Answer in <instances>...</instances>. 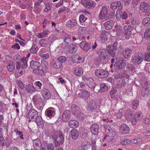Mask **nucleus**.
I'll list each match as a JSON object with an SVG mask.
<instances>
[{"mask_svg":"<svg viewBox=\"0 0 150 150\" xmlns=\"http://www.w3.org/2000/svg\"><path fill=\"white\" fill-rule=\"evenodd\" d=\"M99 59L104 64L107 63L108 61L106 50L104 49H100L98 51Z\"/></svg>","mask_w":150,"mask_h":150,"instance_id":"f257e3e1","label":"nucleus"},{"mask_svg":"<svg viewBox=\"0 0 150 150\" xmlns=\"http://www.w3.org/2000/svg\"><path fill=\"white\" fill-rule=\"evenodd\" d=\"M28 58L27 57H22L19 61V70H22L19 72L21 75L24 74L25 71V70L28 66L27 62Z\"/></svg>","mask_w":150,"mask_h":150,"instance_id":"f03ea898","label":"nucleus"},{"mask_svg":"<svg viewBox=\"0 0 150 150\" xmlns=\"http://www.w3.org/2000/svg\"><path fill=\"white\" fill-rule=\"evenodd\" d=\"M144 59V55L141 53H139L132 57L131 62L133 64L136 65H139L143 62Z\"/></svg>","mask_w":150,"mask_h":150,"instance_id":"7ed1b4c3","label":"nucleus"},{"mask_svg":"<svg viewBox=\"0 0 150 150\" xmlns=\"http://www.w3.org/2000/svg\"><path fill=\"white\" fill-rule=\"evenodd\" d=\"M82 78L83 80L86 82L88 84V87L90 88L92 91H93L96 85L94 82L93 79L91 77L85 75L83 76Z\"/></svg>","mask_w":150,"mask_h":150,"instance_id":"20e7f679","label":"nucleus"},{"mask_svg":"<svg viewBox=\"0 0 150 150\" xmlns=\"http://www.w3.org/2000/svg\"><path fill=\"white\" fill-rule=\"evenodd\" d=\"M64 141V138L62 133L59 132L54 138V144L55 146H58L62 145Z\"/></svg>","mask_w":150,"mask_h":150,"instance_id":"39448f33","label":"nucleus"},{"mask_svg":"<svg viewBox=\"0 0 150 150\" xmlns=\"http://www.w3.org/2000/svg\"><path fill=\"white\" fill-rule=\"evenodd\" d=\"M110 8L112 10H114L117 9L118 11L116 13H118V11H120L122 9V5L121 2L119 1H116L111 3ZM119 13H120L119 12Z\"/></svg>","mask_w":150,"mask_h":150,"instance_id":"423d86ee","label":"nucleus"},{"mask_svg":"<svg viewBox=\"0 0 150 150\" xmlns=\"http://www.w3.org/2000/svg\"><path fill=\"white\" fill-rule=\"evenodd\" d=\"M126 61L123 58H120L117 61L114 65L119 69H122L126 66Z\"/></svg>","mask_w":150,"mask_h":150,"instance_id":"0eeeda50","label":"nucleus"},{"mask_svg":"<svg viewBox=\"0 0 150 150\" xmlns=\"http://www.w3.org/2000/svg\"><path fill=\"white\" fill-rule=\"evenodd\" d=\"M95 74L96 76L100 78L106 77L108 75V73L107 71L100 69L96 70Z\"/></svg>","mask_w":150,"mask_h":150,"instance_id":"6e6552de","label":"nucleus"},{"mask_svg":"<svg viewBox=\"0 0 150 150\" xmlns=\"http://www.w3.org/2000/svg\"><path fill=\"white\" fill-rule=\"evenodd\" d=\"M140 9L142 12L145 13H150V6L147 3L142 2L140 5Z\"/></svg>","mask_w":150,"mask_h":150,"instance_id":"1a4fd4ad","label":"nucleus"},{"mask_svg":"<svg viewBox=\"0 0 150 150\" xmlns=\"http://www.w3.org/2000/svg\"><path fill=\"white\" fill-rule=\"evenodd\" d=\"M88 104L87 108L88 110L93 112H95L96 105L95 101L93 99L90 100L88 103Z\"/></svg>","mask_w":150,"mask_h":150,"instance_id":"9d476101","label":"nucleus"},{"mask_svg":"<svg viewBox=\"0 0 150 150\" xmlns=\"http://www.w3.org/2000/svg\"><path fill=\"white\" fill-rule=\"evenodd\" d=\"M71 111L69 110H65L62 114V120L64 122L69 120L71 117Z\"/></svg>","mask_w":150,"mask_h":150,"instance_id":"9b49d317","label":"nucleus"},{"mask_svg":"<svg viewBox=\"0 0 150 150\" xmlns=\"http://www.w3.org/2000/svg\"><path fill=\"white\" fill-rule=\"evenodd\" d=\"M38 115V112L37 111L33 109L30 110L28 113V116L29 119V122L31 121L30 119H32L33 120L35 119Z\"/></svg>","mask_w":150,"mask_h":150,"instance_id":"f8f14e48","label":"nucleus"},{"mask_svg":"<svg viewBox=\"0 0 150 150\" xmlns=\"http://www.w3.org/2000/svg\"><path fill=\"white\" fill-rule=\"evenodd\" d=\"M79 46L81 48L86 51H88L91 49V44L85 41H82L80 43Z\"/></svg>","mask_w":150,"mask_h":150,"instance_id":"ddd939ff","label":"nucleus"},{"mask_svg":"<svg viewBox=\"0 0 150 150\" xmlns=\"http://www.w3.org/2000/svg\"><path fill=\"white\" fill-rule=\"evenodd\" d=\"M81 3L85 7L88 9L93 7L94 5L93 1L91 0H82Z\"/></svg>","mask_w":150,"mask_h":150,"instance_id":"4468645a","label":"nucleus"},{"mask_svg":"<svg viewBox=\"0 0 150 150\" xmlns=\"http://www.w3.org/2000/svg\"><path fill=\"white\" fill-rule=\"evenodd\" d=\"M119 128L120 132L121 133L127 134L129 132V128L127 125L125 124L121 125Z\"/></svg>","mask_w":150,"mask_h":150,"instance_id":"2eb2a0df","label":"nucleus"},{"mask_svg":"<svg viewBox=\"0 0 150 150\" xmlns=\"http://www.w3.org/2000/svg\"><path fill=\"white\" fill-rule=\"evenodd\" d=\"M40 92L45 99H49L51 97V95L49 90L46 88H43L40 90Z\"/></svg>","mask_w":150,"mask_h":150,"instance_id":"dca6fc26","label":"nucleus"},{"mask_svg":"<svg viewBox=\"0 0 150 150\" xmlns=\"http://www.w3.org/2000/svg\"><path fill=\"white\" fill-rule=\"evenodd\" d=\"M108 14V9L105 6H103L99 14V18L103 19L105 18Z\"/></svg>","mask_w":150,"mask_h":150,"instance_id":"f3484780","label":"nucleus"},{"mask_svg":"<svg viewBox=\"0 0 150 150\" xmlns=\"http://www.w3.org/2000/svg\"><path fill=\"white\" fill-rule=\"evenodd\" d=\"M62 64L59 61L52 60L50 64V67L53 68L59 69L62 66Z\"/></svg>","mask_w":150,"mask_h":150,"instance_id":"a211bd4d","label":"nucleus"},{"mask_svg":"<svg viewBox=\"0 0 150 150\" xmlns=\"http://www.w3.org/2000/svg\"><path fill=\"white\" fill-rule=\"evenodd\" d=\"M82 66V64H80L79 67L77 66L74 69V73L76 76H79L83 74V71L81 68Z\"/></svg>","mask_w":150,"mask_h":150,"instance_id":"6ab92c4d","label":"nucleus"},{"mask_svg":"<svg viewBox=\"0 0 150 150\" xmlns=\"http://www.w3.org/2000/svg\"><path fill=\"white\" fill-rule=\"evenodd\" d=\"M30 67L32 69H38L40 68V62L32 60L30 62Z\"/></svg>","mask_w":150,"mask_h":150,"instance_id":"aec40b11","label":"nucleus"},{"mask_svg":"<svg viewBox=\"0 0 150 150\" xmlns=\"http://www.w3.org/2000/svg\"><path fill=\"white\" fill-rule=\"evenodd\" d=\"M132 53V50L129 48H126L122 52V54L123 57L126 59H128L130 57Z\"/></svg>","mask_w":150,"mask_h":150,"instance_id":"412c9836","label":"nucleus"},{"mask_svg":"<svg viewBox=\"0 0 150 150\" xmlns=\"http://www.w3.org/2000/svg\"><path fill=\"white\" fill-rule=\"evenodd\" d=\"M45 115L50 118L51 117L54 116L55 114V110L52 108H48L45 111Z\"/></svg>","mask_w":150,"mask_h":150,"instance_id":"4be33fe9","label":"nucleus"},{"mask_svg":"<svg viewBox=\"0 0 150 150\" xmlns=\"http://www.w3.org/2000/svg\"><path fill=\"white\" fill-rule=\"evenodd\" d=\"M32 99L36 105H39L42 102V98L39 95H36L33 96Z\"/></svg>","mask_w":150,"mask_h":150,"instance_id":"5701e85b","label":"nucleus"},{"mask_svg":"<svg viewBox=\"0 0 150 150\" xmlns=\"http://www.w3.org/2000/svg\"><path fill=\"white\" fill-rule=\"evenodd\" d=\"M99 130L98 125L96 124L92 125L91 128V133L94 135H97L98 133Z\"/></svg>","mask_w":150,"mask_h":150,"instance_id":"b1692460","label":"nucleus"},{"mask_svg":"<svg viewBox=\"0 0 150 150\" xmlns=\"http://www.w3.org/2000/svg\"><path fill=\"white\" fill-rule=\"evenodd\" d=\"M71 109L72 113L74 115H77L78 113L80 112L79 108L74 104L71 105Z\"/></svg>","mask_w":150,"mask_h":150,"instance_id":"393cba45","label":"nucleus"},{"mask_svg":"<svg viewBox=\"0 0 150 150\" xmlns=\"http://www.w3.org/2000/svg\"><path fill=\"white\" fill-rule=\"evenodd\" d=\"M77 24V21L75 19L72 18L69 19L66 23L67 27L71 28L76 25Z\"/></svg>","mask_w":150,"mask_h":150,"instance_id":"a878e982","label":"nucleus"},{"mask_svg":"<svg viewBox=\"0 0 150 150\" xmlns=\"http://www.w3.org/2000/svg\"><path fill=\"white\" fill-rule=\"evenodd\" d=\"M68 124L69 127L72 128H75L78 127L79 125L78 122L74 120L69 121Z\"/></svg>","mask_w":150,"mask_h":150,"instance_id":"bb28decb","label":"nucleus"},{"mask_svg":"<svg viewBox=\"0 0 150 150\" xmlns=\"http://www.w3.org/2000/svg\"><path fill=\"white\" fill-rule=\"evenodd\" d=\"M113 22L112 21L110 20L104 23V26L107 30L110 29L112 28L113 25Z\"/></svg>","mask_w":150,"mask_h":150,"instance_id":"cd10ccee","label":"nucleus"},{"mask_svg":"<svg viewBox=\"0 0 150 150\" xmlns=\"http://www.w3.org/2000/svg\"><path fill=\"white\" fill-rule=\"evenodd\" d=\"M71 134L73 139H76L79 137V132L76 129H73L71 131Z\"/></svg>","mask_w":150,"mask_h":150,"instance_id":"c85d7f7f","label":"nucleus"},{"mask_svg":"<svg viewBox=\"0 0 150 150\" xmlns=\"http://www.w3.org/2000/svg\"><path fill=\"white\" fill-rule=\"evenodd\" d=\"M126 84L125 80L123 79H119L117 80V86L118 88H121Z\"/></svg>","mask_w":150,"mask_h":150,"instance_id":"c756f323","label":"nucleus"},{"mask_svg":"<svg viewBox=\"0 0 150 150\" xmlns=\"http://www.w3.org/2000/svg\"><path fill=\"white\" fill-rule=\"evenodd\" d=\"M84 59V56L82 55L79 56V55H76L75 57V60L74 61L75 62H77L78 63H80L83 61Z\"/></svg>","mask_w":150,"mask_h":150,"instance_id":"7c9ffc66","label":"nucleus"},{"mask_svg":"<svg viewBox=\"0 0 150 150\" xmlns=\"http://www.w3.org/2000/svg\"><path fill=\"white\" fill-rule=\"evenodd\" d=\"M25 88L27 92L29 93L34 92L38 90L32 85L28 84L26 86Z\"/></svg>","mask_w":150,"mask_h":150,"instance_id":"2f4dec72","label":"nucleus"},{"mask_svg":"<svg viewBox=\"0 0 150 150\" xmlns=\"http://www.w3.org/2000/svg\"><path fill=\"white\" fill-rule=\"evenodd\" d=\"M77 47L76 45L73 44H71L69 49V51L71 53H74L77 50Z\"/></svg>","mask_w":150,"mask_h":150,"instance_id":"473e14b6","label":"nucleus"},{"mask_svg":"<svg viewBox=\"0 0 150 150\" xmlns=\"http://www.w3.org/2000/svg\"><path fill=\"white\" fill-rule=\"evenodd\" d=\"M49 30H47L38 34V37L39 38H41L47 37L48 35V33Z\"/></svg>","mask_w":150,"mask_h":150,"instance_id":"72a5a7b5","label":"nucleus"},{"mask_svg":"<svg viewBox=\"0 0 150 150\" xmlns=\"http://www.w3.org/2000/svg\"><path fill=\"white\" fill-rule=\"evenodd\" d=\"M54 147L52 143L49 144L46 146L43 147L42 150H54Z\"/></svg>","mask_w":150,"mask_h":150,"instance_id":"f704fd0d","label":"nucleus"},{"mask_svg":"<svg viewBox=\"0 0 150 150\" xmlns=\"http://www.w3.org/2000/svg\"><path fill=\"white\" fill-rule=\"evenodd\" d=\"M90 95L89 92L87 91L82 90V94L81 98L86 100Z\"/></svg>","mask_w":150,"mask_h":150,"instance_id":"c9c22d12","label":"nucleus"},{"mask_svg":"<svg viewBox=\"0 0 150 150\" xmlns=\"http://www.w3.org/2000/svg\"><path fill=\"white\" fill-rule=\"evenodd\" d=\"M132 116V111L130 110H127L125 112V117L127 120L130 119Z\"/></svg>","mask_w":150,"mask_h":150,"instance_id":"e433bc0d","label":"nucleus"},{"mask_svg":"<svg viewBox=\"0 0 150 150\" xmlns=\"http://www.w3.org/2000/svg\"><path fill=\"white\" fill-rule=\"evenodd\" d=\"M35 119H34L33 120L34 121H35L38 125H40L43 123V121L42 118L40 116H38V115L37 117Z\"/></svg>","mask_w":150,"mask_h":150,"instance_id":"4c0bfd02","label":"nucleus"},{"mask_svg":"<svg viewBox=\"0 0 150 150\" xmlns=\"http://www.w3.org/2000/svg\"><path fill=\"white\" fill-rule=\"evenodd\" d=\"M100 89L99 91L101 92H105L107 91L108 86L105 83L101 84L100 85Z\"/></svg>","mask_w":150,"mask_h":150,"instance_id":"58836bf2","label":"nucleus"},{"mask_svg":"<svg viewBox=\"0 0 150 150\" xmlns=\"http://www.w3.org/2000/svg\"><path fill=\"white\" fill-rule=\"evenodd\" d=\"M5 140L3 137L2 135L0 136V146L2 147V150H3L5 147Z\"/></svg>","mask_w":150,"mask_h":150,"instance_id":"ea45409f","label":"nucleus"},{"mask_svg":"<svg viewBox=\"0 0 150 150\" xmlns=\"http://www.w3.org/2000/svg\"><path fill=\"white\" fill-rule=\"evenodd\" d=\"M142 23L145 26L149 25L150 24V18H146L143 19Z\"/></svg>","mask_w":150,"mask_h":150,"instance_id":"a19ab883","label":"nucleus"},{"mask_svg":"<svg viewBox=\"0 0 150 150\" xmlns=\"http://www.w3.org/2000/svg\"><path fill=\"white\" fill-rule=\"evenodd\" d=\"M86 30V28L85 27H79L78 30V34L80 35H83Z\"/></svg>","mask_w":150,"mask_h":150,"instance_id":"79ce46f5","label":"nucleus"},{"mask_svg":"<svg viewBox=\"0 0 150 150\" xmlns=\"http://www.w3.org/2000/svg\"><path fill=\"white\" fill-rule=\"evenodd\" d=\"M144 58L145 61L150 62V52H147L144 54Z\"/></svg>","mask_w":150,"mask_h":150,"instance_id":"37998d69","label":"nucleus"},{"mask_svg":"<svg viewBox=\"0 0 150 150\" xmlns=\"http://www.w3.org/2000/svg\"><path fill=\"white\" fill-rule=\"evenodd\" d=\"M41 66L42 67V68L46 69L48 66V64L45 60L43 59L41 61V63H40Z\"/></svg>","mask_w":150,"mask_h":150,"instance_id":"c03bdc74","label":"nucleus"},{"mask_svg":"<svg viewBox=\"0 0 150 150\" xmlns=\"http://www.w3.org/2000/svg\"><path fill=\"white\" fill-rule=\"evenodd\" d=\"M144 37L146 39L150 40V28L148 29L145 32Z\"/></svg>","mask_w":150,"mask_h":150,"instance_id":"a18cd8bd","label":"nucleus"},{"mask_svg":"<svg viewBox=\"0 0 150 150\" xmlns=\"http://www.w3.org/2000/svg\"><path fill=\"white\" fill-rule=\"evenodd\" d=\"M127 68L129 70H131L132 72L135 71L136 69L134 66L133 64H129L127 65Z\"/></svg>","mask_w":150,"mask_h":150,"instance_id":"49530a36","label":"nucleus"},{"mask_svg":"<svg viewBox=\"0 0 150 150\" xmlns=\"http://www.w3.org/2000/svg\"><path fill=\"white\" fill-rule=\"evenodd\" d=\"M120 17L122 19L126 20L127 19L128 16L126 12L123 11L120 14Z\"/></svg>","mask_w":150,"mask_h":150,"instance_id":"de8ad7c7","label":"nucleus"},{"mask_svg":"<svg viewBox=\"0 0 150 150\" xmlns=\"http://www.w3.org/2000/svg\"><path fill=\"white\" fill-rule=\"evenodd\" d=\"M142 115L143 114L142 112L141 111H138L136 113L134 117L137 118V120H139L141 119Z\"/></svg>","mask_w":150,"mask_h":150,"instance_id":"09e8293b","label":"nucleus"},{"mask_svg":"<svg viewBox=\"0 0 150 150\" xmlns=\"http://www.w3.org/2000/svg\"><path fill=\"white\" fill-rule=\"evenodd\" d=\"M13 64V63H10L7 66L8 70L10 72L12 71L15 68V65Z\"/></svg>","mask_w":150,"mask_h":150,"instance_id":"8fccbe9b","label":"nucleus"},{"mask_svg":"<svg viewBox=\"0 0 150 150\" xmlns=\"http://www.w3.org/2000/svg\"><path fill=\"white\" fill-rule=\"evenodd\" d=\"M14 59L16 62L17 63L16 67L17 69H19V55L17 54L14 56Z\"/></svg>","mask_w":150,"mask_h":150,"instance_id":"3c124183","label":"nucleus"},{"mask_svg":"<svg viewBox=\"0 0 150 150\" xmlns=\"http://www.w3.org/2000/svg\"><path fill=\"white\" fill-rule=\"evenodd\" d=\"M84 115L82 113L79 112V113H78L77 115H75L76 117L77 118L81 120H84Z\"/></svg>","mask_w":150,"mask_h":150,"instance_id":"603ef678","label":"nucleus"},{"mask_svg":"<svg viewBox=\"0 0 150 150\" xmlns=\"http://www.w3.org/2000/svg\"><path fill=\"white\" fill-rule=\"evenodd\" d=\"M139 102L138 100H134L132 102V105L133 109L136 110L138 106Z\"/></svg>","mask_w":150,"mask_h":150,"instance_id":"864d4df0","label":"nucleus"},{"mask_svg":"<svg viewBox=\"0 0 150 150\" xmlns=\"http://www.w3.org/2000/svg\"><path fill=\"white\" fill-rule=\"evenodd\" d=\"M37 45L35 44L32 46L31 49L30 50V51L32 53H35L37 51Z\"/></svg>","mask_w":150,"mask_h":150,"instance_id":"5fc2aeb1","label":"nucleus"},{"mask_svg":"<svg viewBox=\"0 0 150 150\" xmlns=\"http://www.w3.org/2000/svg\"><path fill=\"white\" fill-rule=\"evenodd\" d=\"M33 146H38L40 144V142L39 139L37 138L35 140H33Z\"/></svg>","mask_w":150,"mask_h":150,"instance_id":"6e6d98bb","label":"nucleus"},{"mask_svg":"<svg viewBox=\"0 0 150 150\" xmlns=\"http://www.w3.org/2000/svg\"><path fill=\"white\" fill-rule=\"evenodd\" d=\"M58 61L61 63H64L66 60V58L64 56H60L58 58Z\"/></svg>","mask_w":150,"mask_h":150,"instance_id":"4d7b16f0","label":"nucleus"},{"mask_svg":"<svg viewBox=\"0 0 150 150\" xmlns=\"http://www.w3.org/2000/svg\"><path fill=\"white\" fill-rule=\"evenodd\" d=\"M33 72L40 75H42L44 74V71L42 69H36L33 71Z\"/></svg>","mask_w":150,"mask_h":150,"instance_id":"13d9d810","label":"nucleus"},{"mask_svg":"<svg viewBox=\"0 0 150 150\" xmlns=\"http://www.w3.org/2000/svg\"><path fill=\"white\" fill-rule=\"evenodd\" d=\"M108 33L106 32H102L100 37L102 40H105L107 39V35Z\"/></svg>","mask_w":150,"mask_h":150,"instance_id":"bf43d9fd","label":"nucleus"},{"mask_svg":"<svg viewBox=\"0 0 150 150\" xmlns=\"http://www.w3.org/2000/svg\"><path fill=\"white\" fill-rule=\"evenodd\" d=\"M11 141L8 138L6 137L5 139V145L7 147H8L11 144Z\"/></svg>","mask_w":150,"mask_h":150,"instance_id":"052dcab7","label":"nucleus"},{"mask_svg":"<svg viewBox=\"0 0 150 150\" xmlns=\"http://www.w3.org/2000/svg\"><path fill=\"white\" fill-rule=\"evenodd\" d=\"M117 91L115 89H113L110 92V95L111 98H113L116 93Z\"/></svg>","mask_w":150,"mask_h":150,"instance_id":"680f3d73","label":"nucleus"},{"mask_svg":"<svg viewBox=\"0 0 150 150\" xmlns=\"http://www.w3.org/2000/svg\"><path fill=\"white\" fill-rule=\"evenodd\" d=\"M114 15V14L113 12H110L107 14L105 18H106V19H111L113 18Z\"/></svg>","mask_w":150,"mask_h":150,"instance_id":"e2e57ef3","label":"nucleus"},{"mask_svg":"<svg viewBox=\"0 0 150 150\" xmlns=\"http://www.w3.org/2000/svg\"><path fill=\"white\" fill-rule=\"evenodd\" d=\"M124 29L125 32H126L130 30H132V28L130 25H126L124 27Z\"/></svg>","mask_w":150,"mask_h":150,"instance_id":"0e129e2a","label":"nucleus"},{"mask_svg":"<svg viewBox=\"0 0 150 150\" xmlns=\"http://www.w3.org/2000/svg\"><path fill=\"white\" fill-rule=\"evenodd\" d=\"M52 4L50 3H47L45 5V8L48 11H49L51 10V7L52 6Z\"/></svg>","mask_w":150,"mask_h":150,"instance_id":"69168bd1","label":"nucleus"},{"mask_svg":"<svg viewBox=\"0 0 150 150\" xmlns=\"http://www.w3.org/2000/svg\"><path fill=\"white\" fill-rule=\"evenodd\" d=\"M35 84L38 87V88L40 89H41L43 88V86L42 83L39 81H36L35 83Z\"/></svg>","mask_w":150,"mask_h":150,"instance_id":"338daca9","label":"nucleus"},{"mask_svg":"<svg viewBox=\"0 0 150 150\" xmlns=\"http://www.w3.org/2000/svg\"><path fill=\"white\" fill-rule=\"evenodd\" d=\"M86 19L87 18L83 15H81L80 16L79 20L80 21L81 23L84 22Z\"/></svg>","mask_w":150,"mask_h":150,"instance_id":"774afa93","label":"nucleus"}]
</instances>
